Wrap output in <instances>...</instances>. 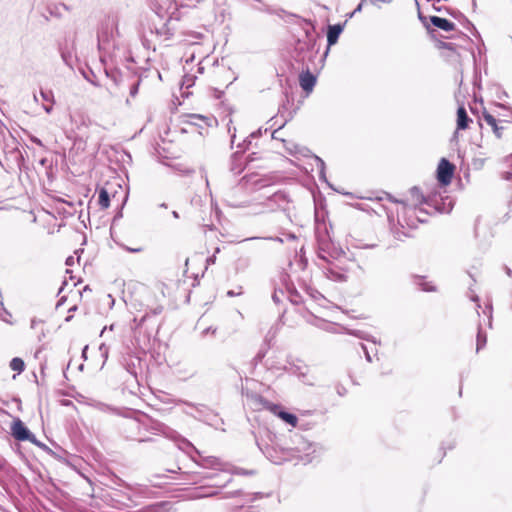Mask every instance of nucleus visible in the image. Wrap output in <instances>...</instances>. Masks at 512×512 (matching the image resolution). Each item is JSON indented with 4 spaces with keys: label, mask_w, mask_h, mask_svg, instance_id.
Instances as JSON below:
<instances>
[{
    "label": "nucleus",
    "mask_w": 512,
    "mask_h": 512,
    "mask_svg": "<svg viewBox=\"0 0 512 512\" xmlns=\"http://www.w3.org/2000/svg\"><path fill=\"white\" fill-rule=\"evenodd\" d=\"M72 315H68L66 318H65V321L69 322L71 319H72Z\"/></svg>",
    "instance_id": "nucleus-22"
},
{
    "label": "nucleus",
    "mask_w": 512,
    "mask_h": 512,
    "mask_svg": "<svg viewBox=\"0 0 512 512\" xmlns=\"http://www.w3.org/2000/svg\"><path fill=\"white\" fill-rule=\"evenodd\" d=\"M455 172V165L442 158L437 166V180L442 186H447L451 183Z\"/></svg>",
    "instance_id": "nucleus-3"
},
{
    "label": "nucleus",
    "mask_w": 512,
    "mask_h": 512,
    "mask_svg": "<svg viewBox=\"0 0 512 512\" xmlns=\"http://www.w3.org/2000/svg\"><path fill=\"white\" fill-rule=\"evenodd\" d=\"M263 407L270 411L271 413H273L274 415L278 416L279 415V412H281V406L278 405V404H274L272 402H269V401H264L263 402Z\"/></svg>",
    "instance_id": "nucleus-14"
},
{
    "label": "nucleus",
    "mask_w": 512,
    "mask_h": 512,
    "mask_svg": "<svg viewBox=\"0 0 512 512\" xmlns=\"http://www.w3.org/2000/svg\"><path fill=\"white\" fill-rule=\"evenodd\" d=\"M430 22L437 28L444 30L446 32L453 31L456 28V25L454 22L446 19L441 18L439 16H430Z\"/></svg>",
    "instance_id": "nucleus-8"
},
{
    "label": "nucleus",
    "mask_w": 512,
    "mask_h": 512,
    "mask_svg": "<svg viewBox=\"0 0 512 512\" xmlns=\"http://www.w3.org/2000/svg\"><path fill=\"white\" fill-rule=\"evenodd\" d=\"M278 417L282 419L284 422L291 425L292 427H296L298 424V418L292 413H288L282 410L281 412H279Z\"/></svg>",
    "instance_id": "nucleus-13"
},
{
    "label": "nucleus",
    "mask_w": 512,
    "mask_h": 512,
    "mask_svg": "<svg viewBox=\"0 0 512 512\" xmlns=\"http://www.w3.org/2000/svg\"><path fill=\"white\" fill-rule=\"evenodd\" d=\"M72 260H73V258H72V257L67 258V264L72 263Z\"/></svg>",
    "instance_id": "nucleus-23"
},
{
    "label": "nucleus",
    "mask_w": 512,
    "mask_h": 512,
    "mask_svg": "<svg viewBox=\"0 0 512 512\" xmlns=\"http://www.w3.org/2000/svg\"><path fill=\"white\" fill-rule=\"evenodd\" d=\"M190 117L191 118H196V119H201V120H206L207 119V117L199 115V114H191Z\"/></svg>",
    "instance_id": "nucleus-20"
},
{
    "label": "nucleus",
    "mask_w": 512,
    "mask_h": 512,
    "mask_svg": "<svg viewBox=\"0 0 512 512\" xmlns=\"http://www.w3.org/2000/svg\"><path fill=\"white\" fill-rule=\"evenodd\" d=\"M172 6H173L172 0H156V2L154 4V10H155L156 14L161 18L168 16L167 22L164 24V27L161 30H157L158 34L172 35V32L167 27L168 24L173 19L176 21H179L181 19V16L178 12L177 7L174 9V11L170 15H168V12Z\"/></svg>",
    "instance_id": "nucleus-2"
},
{
    "label": "nucleus",
    "mask_w": 512,
    "mask_h": 512,
    "mask_svg": "<svg viewBox=\"0 0 512 512\" xmlns=\"http://www.w3.org/2000/svg\"><path fill=\"white\" fill-rule=\"evenodd\" d=\"M54 201H55L56 205H64V204L67 205L69 207V210H66L63 208L64 212L68 215H73L75 208H74V204L72 202H68V201H65L60 198H57Z\"/></svg>",
    "instance_id": "nucleus-15"
},
{
    "label": "nucleus",
    "mask_w": 512,
    "mask_h": 512,
    "mask_svg": "<svg viewBox=\"0 0 512 512\" xmlns=\"http://www.w3.org/2000/svg\"><path fill=\"white\" fill-rule=\"evenodd\" d=\"M72 260H73V258H72V257L67 258V264L72 263Z\"/></svg>",
    "instance_id": "nucleus-24"
},
{
    "label": "nucleus",
    "mask_w": 512,
    "mask_h": 512,
    "mask_svg": "<svg viewBox=\"0 0 512 512\" xmlns=\"http://www.w3.org/2000/svg\"><path fill=\"white\" fill-rule=\"evenodd\" d=\"M472 122L471 118H469L466 109L463 106H460L457 109V130H465L469 127V124Z\"/></svg>",
    "instance_id": "nucleus-9"
},
{
    "label": "nucleus",
    "mask_w": 512,
    "mask_h": 512,
    "mask_svg": "<svg viewBox=\"0 0 512 512\" xmlns=\"http://www.w3.org/2000/svg\"><path fill=\"white\" fill-rule=\"evenodd\" d=\"M486 344V336L479 330L477 333V345L476 349L479 351Z\"/></svg>",
    "instance_id": "nucleus-16"
},
{
    "label": "nucleus",
    "mask_w": 512,
    "mask_h": 512,
    "mask_svg": "<svg viewBox=\"0 0 512 512\" xmlns=\"http://www.w3.org/2000/svg\"><path fill=\"white\" fill-rule=\"evenodd\" d=\"M9 366L17 375L21 374L25 370V362L20 357H14L10 361Z\"/></svg>",
    "instance_id": "nucleus-11"
},
{
    "label": "nucleus",
    "mask_w": 512,
    "mask_h": 512,
    "mask_svg": "<svg viewBox=\"0 0 512 512\" xmlns=\"http://www.w3.org/2000/svg\"><path fill=\"white\" fill-rule=\"evenodd\" d=\"M92 302L93 294L88 286H84L82 289L75 287L61 296L56 305V311L62 314L65 311L71 313L80 310L83 314H87Z\"/></svg>",
    "instance_id": "nucleus-1"
},
{
    "label": "nucleus",
    "mask_w": 512,
    "mask_h": 512,
    "mask_svg": "<svg viewBox=\"0 0 512 512\" xmlns=\"http://www.w3.org/2000/svg\"><path fill=\"white\" fill-rule=\"evenodd\" d=\"M126 249L130 252H141L144 250V247L142 245H138L136 247H129L127 246Z\"/></svg>",
    "instance_id": "nucleus-19"
},
{
    "label": "nucleus",
    "mask_w": 512,
    "mask_h": 512,
    "mask_svg": "<svg viewBox=\"0 0 512 512\" xmlns=\"http://www.w3.org/2000/svg\"><path fill=\"white\" fill-rule=\"evenodd\" d=\"M342 31H343V26L340 24L331 25L328 27L327 42H328L329 46L337 43L339 35L341 34Z\"/></svg>",
    "instance_id": "nucleus-10"
},
{
    "label": "nucleus",
    "mask_w": 512,
    "mask_h": 512,
    "mask_svg": "<svg viewBox=\"0 0 512 512\" xmlns=\"http://www.w3.org/2000/svg\"><path fill=\"white\" fill-rule=\"evenodd\" d=\"M200 0H175V4L179 7L195 6Z\"/></svg>",
    "instance_id": "nucleus-17"
},
{
    "label": "nucleus",
    "mask_w": 512,
    "mask_h": 512,
    "mask_svg": "<svg viewBox=\"0 0 512 512\" xmlns=\"http://www.w3.org/2000/svg\"><path fill=\"white\" fill-rule=\"evenodd\" d=\"M11 434L18 441H30L35 443V436L27 429L25 424L19 419H15L11 424Z\"/></svg>",
    "instance_id": "nucleus-4"
},
{
    "label": "nucleus",
    "mask_w": 512,
    "mask_h": 512,
    "mask_svg": "<svg viewBox=\"0 0 512 512\" xmlns=\"http://www.w3.org/2000/svg\"><path fill=\"white\" fill-rule=\"evenodd\" d=\"M98 204L101 209H107L110 206V197L105 188L99 190Z\"/></svg>",
    "instance_id": "nucleus-12"
},
{
    "label": "nucleus",
    "mask_w": 512,
    "mask_h": 512,
    "mask_svg": "<svg viewBox=\"0 0 512 512\" xmlns=\"http://www.w3.org/2000/svg\"><path fill=\"white\" fill-rule=\"evenodd\" d=\"M395 202L401 203L404 206L418 207L426 204L427 198L419 187L414 186L409 190V197L406 200H395Z\"/></svg>",
    "instance_id": "nucleus-5"
},
{
    "label": "nucleus",
    "mask_w": 512,
    "mask_h": 512,
    "mask_svg": "<svg viewBox=\"0 0 512 512\" xmlns=\"http://www.w3.org/2000/svg\"><path fill=\"white\" fill-rule=\"evenodd\" d=\"M299 84L306 94H310L316 84V77L309 70H306L299 75Z\"/></svg>",
    "instance_id": "nucleus-7"
},
{
    "label": "nucleus",
    "mask_w": 512,
    "mask_h": 512,
    "mask_svg": "<svg viewBox=\"0 0 512 512\" xmlns=\"http://www.w3.org/2000/svg\"><path fill=\"white\" fill-rule=\"evenodd\" d=\"M482 117L484 121L487 123V125H489L492 128L496 137L501 138L504 130V126L501 124L507 123L508 121L500 119L499 114L494 115L487 110H484L482 112Z\"/></svg>",
    "instance_id": "nucleus-6"
},
{
    "label": "nucleus",
    "mask_w": 512,
    "mask_h": 512,
    "mask_svg": "<svg viewBox=\"0 0 512 512\" xmlns=\"http://www.w3.org/2000/svg\"><path fill=\"white\" fill-rule=\"evenodd\" d=\"M217 494L216 491H213V492H210L208 494H206L205 496H215Z\"/></svg>",
    "instance_id": "nucleus-21"
},
{
    "label": "nucleus",
    "mask_w": 512,
    "mask_h": 512,
    "mask_svg": "<svg viewBox=\"0 0 512 512\" xmlns=\"http://www.w3.org/2000/svg\"><path fill=\"white\" fill-rule=\"evenodd\" d=\"M438 48L453 50V44L452 43H448V42L440 41L438 43Z\"/></svg>",
    "instance_id": "nucleus-18"
}]
</instances>
